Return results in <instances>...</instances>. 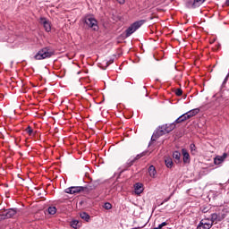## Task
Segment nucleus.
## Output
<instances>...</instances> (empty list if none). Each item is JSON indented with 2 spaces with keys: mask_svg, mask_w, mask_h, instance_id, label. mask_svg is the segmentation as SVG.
I'll return each mask as SVG.
<instances>
[{
  "mask_svg": "<svg viewBox=\"0 0 229 229\" xmlns=\"http://www.w3.org/2000/svg\"><path fill=\"white\" fill-rule=\"evenodd\" d=\"M51 56H55V49L46 47L38 50L34 58L35 60H46V58H51Z\"/></svg>",
  "mask_w": 229,
  "mask_h": 229,
  "instance_id": "nucleus-1",
  "label": "nucleus"
},
{
  "mask_svg": "<svg viewBox=\"0 0 229 229\" xmlns=\"http://www.w3.org/2000/svg\"><path fill=\"white\" fill-rule=\"evenodd\" d=\"M83 22L88 26V28H91L94 31H98L99 27L98 26V20L94 18L92 15H87L83 18Z\"/></svg>",
  "mask_w": 229,
  "mask_h": 229,
  "instance_id": "nucleus-2",
  "label": "nucleus"
},
{
  "mask_svg": "<svg viewBox=\"0 0 229 229\" xmlns=\"http://www.w3.org/2000/svg\"><path fill=\"white\" fill-rule=\"evenodd\" d=\"M146 22V21L144 20H140L138 21L133 22L126 30H125V37L126 38H128V37H131V35H133V33H135V31L137 30H139V28H140V26H142V24H144Z\"/></svg>",
  "mask_w": 229,
  "mask_h": 229,
  "instance_id": "nucleus-3",
  "label": "nucleus"
},
{
  "mask_svg": "<svg viewBox=\"0 0 229 229\" xmlns=\"http://www.w3.org/2000/svg\"><path fill=\"white\" fill-rule=\"evenodd\" d=\"M87 189L88 188L83 186H72L65 189L64 192L66 194H80V192H87Z\"/></svg>",
  "mask_w": 229,
  "mask_h": 229,
  "instance_id": "nucleus-4",
  "label": "nucleus"
},
{
  "mask_svg": "<svg viewBox=\"0 0 229 229\" xmlns=\"http://www.w3.org/2000/svg\"><path fill=\"white\" fill-rule=\"evenodd\" d=\"M164 135H167V131L164 125H160L153 133L151 140H157V139H159V137Z\"/></svg>",
  "mask_w": 229,
  "mask_h": 229,
  "instance_id": "nucleus-5",
  "label": "nucleus"
},
{
  "mask_svg": "<svg viewBox=\"0 0 229 229\" xmlns=\"http://www.w3.org/2000/svg\"><path fill=\"white\" fill-rule=\"evenodd\" d=\"M17 208H9L1 215V219H10L17 215Z\"/></svg>",
  "mask_w": 229,
  "mask_h": 229,
  "instance_id": "nucleus-6",
  "label": "nucleus"
},
{
  "mask_svg": "<svg viewBox=\"0 0 229 229\" xmlns=\"http://www.w3.org/2000/svg\"><path fill=\"white\" fill-rule=\"evenodd\" d=\"M212 222L208 219H202L199 225L197 226V229H211L212 228Z\"/></svg>",
  "mask_w": 229,
  "mask_h": 229,
  "instance_id": "nucleus-7",
  "label": "nucleus"
},
{
  "mask_svg": "<svg viewBox=\"0 0 229 229\" xmlns=\"http://www.w3.org/2000/svg\"><path fill=\"white\" fill-rule=\"evenodd\" d=\"M39 24H41L43 26V28L45 29V30L49 33V31H51V21H49V20H47L44 17H41L39 19Z\"/></svg>",
  "mask_w": 229,
  "mask_h": 229,
  "instance_id": "nucleus-8",
  "label": "nucleus"
},
{
  "mask_svg": "<svg viewBox=\"0 0 229 229\" xmlns=\"http://www.w3.org/2000/svg\"><path fill=\"white\" fill-rule=\"evenodd\" d=\"M228 157L226 153H224L223 156H216L214 158V164L215 165H219L220 164H223L225 162V159Z\"/></svg>",
  "mask_w": 229,
  "mask_h": 229,
  "instance_id": "nucleus-9",
  "label": "nucleus"
},
{
  "mask_svg": "<svg viewBox=\"0 0 229 229\" xmlns=\"http://www.w3.org/2000/svg\"><path fill=\"white\" fill-rule=\"evenodd\" d=\"M225 217H226V216H225V215H222V216H220V215H217L216 213H213V214H211V220H209L211 223H212V225H214V223H216V221H223V219H225Z\"/></svg>",
  "mask_w": 229,
  "mask_h": 229,
  "instance_id": "nucleus-10",
  "label": "nucleus"
},
{
  "mask_svg": "<svg viewBox=\"0 0 229 229\" xmlns=\"http://www.w3.org/2000/svg\"><path fill=\"white\" fill-rule=\"evenodd\" d=\"M134 191H135V194H137V196H140V194H142L144 192V185H142V183H140V182H137L134 185Z\"/></svg>",
  "mask_w": 229,
  "mask_h": 229,
  "instance_id": "nucleus-11",
  "label": "nucleus"
},
{
  "mask_svg": "<svg viewBox=\"0 0 229 229\" xmlns=\"http://www.w3.org/2000/svg\"><path fill=\"white\" fill-rule=\"evenodd\" d=\"M99 184V181L91 182L88 186H85L87 188L86 192H89V191H94V189H98Z\"/></svg>",
  "mask_w": 229,
  "mask_h": 229,
  "instance_id": "nucleus-12",
  "label": "nucleus"
},
{
  "mask_svg": "<svg viewBox=\"0 0 229 229\" xmlns=\"http://www.w3.org/2000/svg\"><path fill=\"white\" fill-rule=\"evenodd\" d=\"M182 160L184 164H190L191 162V155H189V152L187 151V149L182 148Z\"/></svg>",
  "mask_w": 229,
  "mask_h": 229,
  "instance_id": "nucleus-13",
  "label": "nucleus"
},
{
  "mask_svg": "<svg viewBox=\"0 0 229 229\" xmlns=\"http://www.w3.org/2000/svg\"><path fill=\"white\" fill-rule=\"evenodd\" d=\"M163 126H165V131H166L167 133H171V131L176 128V123H165L163 124Z\"/></svg>",
  "mask_w": 229,
  "mask_h": 229,
  "instance_id": "nucleus-14",
  "label": "nucleus"
},
{
  "mask_svg": "<svg viewBox=\"0 0 229 229\" xmlns=\"http://www.w3.org/2000/svg\"><path fill=\"white\" fill-rule=\"evenodd\" d=\"M189 118V114H187V113L182 114L181 116H179L175 121V124H180V123H184V121H187Z\"/></svg>",
  "mask_w": 229,
  "mask_h": 229,
  "instance_id": "nucleus-15",
  "label": "nucleus"
},
{
  "mask_svg": "<svg viewBox=\"0 0 229 229\" xmlns=\"http://www.w3.org/2000/svg\"><path fill=\"white\" fill-rule=\"evenodd\" d=\"M146 155H148V152L147 151H144L140 154H138L134 158L133 160H131L130 163H129V165H133V163L134 162H137V160H140V158H142V157H146Z\"/></svg>",
  "mask_w": 229,
  "mask_h": 229,
  "instance_id": "nucleus-16",
  "label": "nucleus"
},
{
  "mask_svg": "<svg viewBox=\"0 0 229 229\" xmlns=\"http://www.w3.org/2000/svg\"><path fill=\"white\" fill-rule=\"evenodd\" d=\"M173 158L174 159L176 164H180L182 162V154L179 151H174L173 153Z\"/></svg>",
  "mask_w": 229,
  "mask_h": 229,
  "instance_id": "nucleus-17",
  "label": "nucleus"
},
{
  "mask_svg": "<svg viewBox=\"0 0 229 229\" xmlns=\"http://www.w3.org/2000/svg\"><path fill=\"white\" fill-rule=\"evenodd\" d=\"M186 114H188L189 119H191V117H194V115H198V114H199V108L192 109Z\"/></svg>",
  "mask_w": 229,
  "mask_h": 229,
  "instance_id": "nucleus-18",
  "label": "nucleus"
},
{
  "mask_svg": "<svg viewBox=\"0 0 229 229\" xmlns=\"http://www.w3.org/2000/svg\"><path fill=\"white\" fill-rule=\"evenodd\" d=\"M148 174L151 178H157V169L153 165L148 167Z\"/></svg>",
  "mask_w": 229,
  "mask_h": 229,
  "instance_id": "nucleus-19",
  "label": "nucleus"
},
{
  "mask_svg": "<svg viewBox=\"0 0 229 229\" xmlns=\"http://www.w3.org/2000/svg\"><path fill=\"white\" fill-rule=\"evenodd\" d=\"M71 226L72 228H74V229L81 228V222L79 220H72L71 222Z\"/></svg>",
  "mask_w": 229,
  "mask_h": 229,
  "instance_id": "nucleus-20",
  "label": "nucleus"
},
{
  "mask_svg": "<svg viewBox=\"0 0 229 229\" xmlns=\"http://www.w3.org/2000/svg\"><path fill=\"white\" fill-rule=\"evenodd\" d=\"M80 217L83 219V221H86V223H89L90 221V215L87 212H82L80 214Z\"/></svg>",
  "mask_w": 229,
  "mask_h": 229,
  "instance_id": "nucleus-21",
  "label": "nucleus"
},
{
  "mask_svg": "<svg viewBox=\"0 0 229 229\" xmlns=\"http://www.w3.org/2000/svg\"><path fill=\"white\" fill-rule=\"evenodd\" d=\"M165 164L166 167H168L169 169H171V167H173V165H174L173 159H171V158H166V159L165 160Z\"/></svg>",
  "mask_w": 229,
  "mask_h": 229,
  "instance_id": "nucleus-22",
  "label": "nucleus"
},
{
  "mask_svg": "<svg viewBox=\"0 0 229 229\" xmlns=\"http://www.w3.org/2000/svg\"><path fill=\"white\" fill-rule=\"evenodd\" d=\"M47 212H48V214H50V216H55V214H56V208L55 207H49L47 208Z\"/></svg>",
  "mask_w": 229,
  "mask_h": 229,
  "instance_id": "nucleus-23",
  "label": "nucleus"
},
{
  "mask_svg": "<svg viewBox=\"0 0 229 229\" xmlns=\"http://www.w3.org/2000/svg\"><path fill=\"white\" fill-rule=\"evenodd\" d=\"M207 0H194L193 2V6H201V4H203V3H205Z\"/></svg>",
  "mask_w": 229,
  "mask_h": 229,
  "instance_id": "nucleus-24",
  "label": "nucleus"
},
{
  "mask_svg": "<svg viewBox=\"0 0 229 229\" xmlns=\"http://www.w3.org/2000/svg\"><path fill=\"white\" fill-rule=\"evenodd\" d=\"M194 0H190L187 2L188 8H198V6H194Z\"/></svg>",
  "mask_w": 229,
  "mask_h": 229,
  "instance_id": "nucleus-25",
  "label": "nucleus"
},
{
  "mask_svg": "<svg viewBox=\"0 0 229 229\" xmlns=\"http://www.w3.org/2000/svg\"><path fill=\"white\" fill-rule=\"evenodd\" d=\"M25 131H26V133H28V135H30V136L33 135V129L31 128V126H28V127L25 129Z\"/></svg>",
  "mask_w": 229,
  "mask_h": 229,
  "instance_id": "nucleus-26",
  "label": "nucleus"
},
{
  "mask_svg": "<svg viewBox=\"0 0 229 229\" xmlns=\"http://www.w3.org/2000/svg\"><path fill=\"white\" fill-rule=\"evenodd\" d=\"M103 208L106 209V210H111L112 208V204L110 202H106L103 206Z\"/></svg>",
  "mask_w": 229,
  "mask_h": 229,
  "instance_id": "nucleus-27",
  "label": "nucleus"
},
{
  "mask_svg": "<svg viewBox=\"0 0 229 229\" xmlns=\"http://www.w3.org/2000/svg\"><path fill=\"white\" fill-rule=\"evenodd\" d=\"M182 94H183V90H182V89H175L176 96L180 97V96H182Z\"/></svg>",
  "mask_w": 229,
  "mask_h": 229,
  "instance_id": "nucleus-28",
  "label": "nucleus"
},
{
  "mask_svg": "<svg viewBox=\"0 0 229 229\" xmlns=\"http://www.w3.org/2000/svg\"><path fill=\"white\" fill-rule=\"evenodd\" d=\"M190 149H191V153L193 151H196V145L194 143H191V146H190Z\"/></svg>",
  "mask_w": 229,
  "mask_h": 229,
  "instance_id": "nucleus-29",
  "label": "nucleus"
},
{
  "mask_svg": "<svg viewBox=\"0 0 229 229\" xmlns=\"http://www.w3.org/2000/svg\"><path fill=\"white\" fill-rule=\"evenodd\" d=\"M119 4H124L126 3V0H116Z\"/></svg>",
  "mask_w": 229,
  "mask_h": 229,
  "instance_id": "nucleus-30",
  "label": "nucleus"
},
{
  "mask_svg": "<svg viewBox=\"0 0 229 229\" xmlns=\"http://www.w3.org/2000/svg\"><path fill=\"white\" fill-rule=\"evenodd\" d=\"M161 225H162V226L164 227V226H167V225H169V223H167V222H163Z\"/></svg>",
  "mask_w": 229,
  "mask_h": 229,
  "instance_id": "nucleus-31",
  "label": "nucleus"
},
{
  "mask_svg": "<svg viewBox=\"0 0 229 229\" xmlns=\"http://www.w3.org/2000/svg\"><path fill=\"white\" fill-rule=\"evenodd\" d=\"M155 228L163 229L164 225H162V224H160L157 227H155Z\"/></svg>",
  "mask_w": 229,
  "mask_h": 229,
  "instance_id": "nucleus-32",
  "label": "nucleus"
},
{
  "mask_svg": "<svg viewBox=\"0 0 229 229\" xmlns=\"http://www.w3.org/2000/svg\"><path fill=\"white\" fill-rule=\"evenodd\" d=\"M225 4L226 6H229V0H226Z\"/></svg>",
  "mask_w": 229,
  "mask_h": 229,
  "instance_id": "nucleus-33",
  "label": "nucleus"
},
{
  "mask_svg": "<svg viewBox=\"0 0 229 229\" xmlns=\"http://www.w3.org/2000/svg\"><path fill=\"white\" fill-rule=\"evenodd\" d=\"M110 64H114V61H110L109 63H107V65H110Z\"/></svg>",
  "mask_w": 229,
  "mask_h": 229,
  "instance_id": "nucleus-34",
  "label": "nucleus"
},
{
  "mask_svg": "<svg viewBox=\"0 0 229 229\" xmlns=\"http://www.w3.org/2000/svg\"><path fill=\"white\" fill-rule=\"evenodd\" d=\"M203 212H207V209H203Z\"/></svg>",
  "mask_w": 229,
  "mask_h": 229,
  "instance_id": "nucleus-35",
  "label": "nucleus"
}]
</instances>
